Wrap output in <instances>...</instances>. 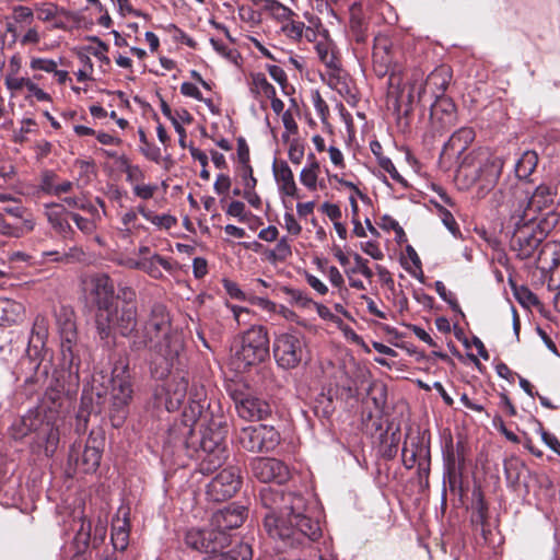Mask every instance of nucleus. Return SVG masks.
Here are the masks:
<instances>
[{
  "mask_svg": "<svg viewBox=\"0 0 560 560\" xmlns=\"http://www.w3.org/2000/svg\"><path fill=\"white\" fill-rule=\"evenodd\" d=\"M253 476L261 482H276L265 486L259 492L262 506L268 511L264 527L270 538L282 542L283 547L302 545L305 539L315 540L320 535L317 520L305 498L295 492H285L282 485L290 478L289 467L280 459L255 458Z\"/></svg>",
  "mask_w": 560,
  "mask_h": 560,
  "instance_id": "obj_1",
  "label": "nucleus"
},
{
  "mask_svg": "<svg viewBox=\"0 0 560 560\" xmlns=\"http://www.w3.org/2000/svg\"><path fill=\"white\" fill-rule=\"evenodd\" d=\"M203 387H194L189 393V405L184 409L183 422L191 434L198 425L200 429L199 447L196 458L199 471L203 475L213 472L221 467L228 457L224 443L226 429L223 416L208 410Z\"/></svg>",
  "mask_w": 560,
  "mask_h": 560,
  "instance_id": "obj_2",
  "label": "nucleus"
},
{
  "mask_svg": "<svg viewBox=\"0 0 560 560\" xmlns=\"http://www.w3.org/2000/svg\"><path fill=\"white\" fill-rule=\"evenodd\" d=\"M130 347L136 351L147 348L152 351L151 372L156 378L168 376L182 363L184 341L179 331L172 327L170 314L163 304L152 306L142 329L132 335Z\"/></svg>",
  "mask_w": 560,
  "mask_h": 560,
  "instance_id": "obj_3",
  "label": "nucleus"
},
{
  "mask_svg": "<svg viewBox=\"0 0 560 560\" xmlns=\"http://www.w3.org/2000/svg\"><path fill=\"white\" fill-rule=\"evenodd\" d=\"M65 401L60 390H48L44 405L39 409H31L11 425V434L15 440H22L34 434V442L46 456H51L59 443L57 413Z\"/></svg>",
  "mask_w": 560,
  "mask_h": 560,
  "instance_id": "obj_4",
  "label": "nucleus"
},
{
  "mask_svg": "<svg viewBox=\"0 0 560 560\" xmlns=\"http://www.w3.org/2000/svg\"><path fill=\"white\" fill-rule=\"evenodd\" d=\"M501 194L511 214L520 217L523 222H536L542 211L551 209L556 189L542 183L530 192L524 183H516L504 187Z\"/></svg>",
  "mask_w": 560,
  "mask_h": 560,
  "instance_id": "obj_5",
  "label": "nucleus"
},
{
  "mask_svg": "<svg viewBox=\"0 0 560 560\" xmlns=\"http://www.w3.org/2000/svg\"><path fill=\"white\" fill-rule=\"evenodd\" d=\"M503 165L502 158L488 149L479 148L463 158L457 168V177L464 178L467 186H477L478 195L483 197L497 185Z\"/></svg>",
  "mask_w": 560,
  "mask_h": 560,
  "instance_id": "obj_6",
  "label": "nucleus"
},
{
  "mask_svg": "<svg viewBox=\"0 0 560 560\" xmlns=\"http://www.w3.org/2000/svg\"><path fill=\"white\" fill-rule=\"evenodd\" d=\"M269 355V336L266 327L252 326L241 337V345L236 348L232 364L238 372L262 362Z\"/></svg>",
  "mask_w": 560,
  "mask_h": 560,
  "instance_id": "obj_7",
  "label": "nucleus"
},
{
  "mask_svg": "<svg viewBox=\"0 0 560 560\" xmlns=\"http://www.w3.org/2000/svg\"><path fill=\"white\" fill-rule=\"evenodd\" d=\"M109 418L113 427L119 428L128 416V406L132 399L131 376L126 364H116L109 380Z\"/></svg>",
  "mask_w": 560,
  "mask_h": 560,
  "instance_id": "obj_8",
  "label": "nucleus"
},
{
  "mask_svg": "<svg viewBox=\"0 0 560 560\" xmlns=\"http://www.w3.org/2000/svg\"><path fill=\"white\" fill-rule=\"evenodd\" d=\"M95 324L101 339L108 338L113 329L118 330L121 336H130L136 332L138 324L137 306L132 302H124L120 306H112L107 312H97Z\"/></svg>",
  "mask_w": 560,
  "mask_h": 560,
  "instance_id": "obj_9",
  "label": "nucleus"
},
{
  "mask_svg": "<svg viewBox=\"0 0 560 560\" xmlns=\"http://www.w3.org/2000/svg\"><path fill=\"white\" fill-rule=\"evenodd\" d=\"M56 325L60 336L61 365L71 370L80 361L73 310L63 305L56 310Z\"/></svg>",
  "mask_w": 560,
  "mask_h": 560,
  "instance_id": "obj_10",
  "label": "nucleus"
},
{
  "mask_svg": "<svg viewBox=\"0 0 560 560\" xmlns=\"http://www.w3.org/2000/svg\"><path fill=\"white\" fill-rule=\"evenodd\" d=\"M306 355L307 346L303 334L292 329L276 336L273 357L280 368L295 369L306 359Z\"/></svg>",
  "mask_w": 560,
  "mask_h": 560,
  "instance_id": "obj_11",
  "label": "nucleus"
},
{
  "mask_svg": "<svg viewBox=\"0 0 560 560\" xmlns=\"http://www.w3.org/2000/svg\"><path fill=\"white\" fill-rule=\"evenodd\" d=\"M510 220L514 225L511 249L520 259L532 258L546 236L545 231L536 222H523L514 214Z\"/></svg>",
  "mask_w": 560,
  "mask_h": 560,
  "instance_id": "obj_12",
  "label": "nucleus"
},
{
  "mask_svg": "<svg viewBox=\"0 0 560 560\" xmlns=\"http://www.w3.org/2000/svg\"><path fill=\"white\" fill-rule=\"evenodd\" d=\"M235 440L247 452L264 453L273 451L279 445L280 434L271 425H248L236 433Z\"/></svg>",
  "mask_w": 560,
  "mask_h": 560,
  "instance_id": "obj_13",
  "label": "nucleus"
},
{
  "mask_svg": "<svg viewBox=\"0 0 560 560\" xmlns=\"http://www.w3.org/2000/svg\"><path fill=\"white\" fill-rule=\"evenodd\" d=\"M452 79L451 71L447 67L435 68L425 79L424 82L421 80H415L409 88L407 95V104L405 112L411 109V105L415 102H421L424 95L430 94L438 100V97H445L444 92L447 89Z\"/></svg>",
  "mask_w": 560,
  "mask_h": 560,
  "instance_id": "obj_14",
  "label": "nucleus"
},
{
  "mask_svg": "<svg viewBox=\"0 0 560 560\" xmlns=\"http://www.w3.org/2000/svg\"><path fill=\"white\" fill-rule=\"evenodd\" d=\"M184 540L188 548L210 555L223 549L229 544L230 536L222 530H215L211 525L207 528H189Z\"/></svg>",
  "mask_w": 560,
  "mask_h": 560,
  "instance_id": "obj_15",
  "label": "nucleus"
},
{
  "mask_svg": "<svg viewBox=\"0 0 560 560\" xmlns=\"http://www.w3.org/2000/svg\"><path fill=\"white\" fill-rule=\"evenodd\" d=\"M231 397L235 404L237 415L245 420H262L271 413V407L265 399L253 393L234 389Z\"/></svg>",
  "mask_w": 560,
  "mask_h": 560,
  "instance_id": "obj_16",
  "label": "nucleus"
},
{
  "mask_svg": "<svg viewBox=\"0 0 560 560\" xmlns=\"http://www.w3.org/2000/svg\"><path fill=\"white\" fill-rule=\"evenodd\" d=\"M241 487L240 468L231 466L221 470L208 485L207 493L213 501L232 498Z\"/></svg>",
  "mask_w": 560,
  "mask_h": 560,
  "instance_id": "obj_17",
  "label": "nucleus"
},
{
  "mask_svg": "<svg viewBox=\"0 0 560 560\" xmlns=\"http://www.w3.org/2000/svg\"><path fill=\"white\" fill-rule=\"evenodd\" d=\"M188 381L184 376L173 377L155 393L156 404L164 406L167 411L177 410L186 395Z\"/></svg>",
  "mask_w": 560,
  "mask_h": 560,
  "instance_id": "obj_18",
  "label": "nucleus"
},
{
  "mask_svg": "<svg viewBox=\"0 0 560 560\" xmlns=\"http://www.w3.org/2000/svg\"><path fill=\"white\" fill-rule=\"evenodd\" d=\"M457 121V112L454 102L448 97H438L431 105L430 122L433 131L442 133L453 127Z\"/></svg>",
  "mask_w": 560,
  "mask_h": 560,
  "instance_id": "obj_19",
  "label": "nucleus"
},
{
  "mask_svg": "<svg viewBox=\"0 0 560 560\" xmlns=\"http://www.w3.org/2000/svg\"><path fill=\"white\" fill-rule=\"evenodd\" d=\"M65 526L73 533L77 551H84L91 541V523L85 520L83 510L81 508L75 509L72 512L71 520L65 521Z\"/></svg>",
  "mask_w": 560,
  "mask_h": 560,
  "instance_id": "obj_20",
  "label": "nucleus"
},
{
  "mask_svg": "<svg viewBox=\"0 0 560 560\" xmlns=\"http://www.w3.org/2000/svg\"><path fill=\"white\" fill-rule=\"evenodd\" d=\"M272 174L281 196L300 197L293 172L285 161L275 159L272 162Z\"/></svg>",
  "mask_w": 560,
  "mask_h": 560,
  "instance_id": "obj_21",
  "label": "nucleus"
},
{
  "mask_svg": "<svg viewBox=\"0 0 560 560\" xmlns=\"http://www.w3.org/2000/svg\"><path fill=\"white\" fill-rule=\"evenodd\" d=\"M246 517V509L243 505H229L212 516V526L215 530L233 529L240 527Z\"/></svg>",
  "mask_w": 560,
  "mask_h": 560,
  "instance_id": "obj_22",
  "label": "nucleus"
},
{
  "mask_svg": "<svg viewBox=\"0 0 560 560\" xmlns=\"http://www.w3.org/2000/svg\"><path fill=\"white\" fill-rule=\"evenodd\" d=\"M95 303L97 305V312H107L112 308L115 300L114 283L106 275H100L92 280Z\"/></svg>",
  "mask_w": 560,
  "mask_h": 560,
  "instance_id": "obj_23",
  "label": "nucleus"
},
{
  "mask_svg": "<svg viewBox=\"0 0 560 560\" xmlns=\"http://www.w3.org/2000/svg\"><path fill=\"white\" fill-rule=\"evenodd\" d=\"M71 213L66 210L63 205L49 203L45 206V214L51 228L63 237H68L72 233L69 218Z\"/></svg>",
  "mask_w": 560,
  "mask_h": 560,
  "instance_id": "obj_24",
  "label": "nucleus"
},
{
  "mask_svg": "<svg viewBox=\"0 0 560 560\" xmlns=\"http://www.w3.org/2000/svg\"><path fill=\"white\" fill-rule=\"evenodd\" d=\"M95 441H89L81 454L77 453L74 447L70 452V459L84 472L96 470L101 463V450L94 445Z\"/></svg>",
  "mask_w": 560,
  "mask_h": 560,
  "instance_id": "obj_25",
  "label": "nucleus"
},
{
  "mask_svg": "<svg viewBox=\"0 0 560 560\" xmlns=\"http://www.w3.org/2000/svg\"><path fill=\"white\" fill-rule=\"evenodd\" d=\"M430 451L423 441H411L410 444H406L402 448V460L406 468L410 469L416 464L420 467L429 465Z\"/></svg>",
  "mask_w": 560,
  "mask_h": 560,
  "instance_id": "obj_26",
  "label": "nucleus"
},
{
  "mask_svg": "<svg viewBox=\"0 0 560 560\" xmlns=\"http://www.w3.org/2000/svg\"><path fill=\"white\" fill-rule=\"evenodd\" d=\"M475 131L470 127H462L456 130L443 147L444 154L460 156L472 143Z\"/></svg>",
  "mask_w": 560,
  "mask_h": 560,
  "instance_id": "obj_27",
  "label": "nucleus"
},
{
  "mask_svg": "<svg viewBox=\"0 0 560 560\" xmlns=\"http://www.w3.org/2000/svg\"><path fill=\"white\" fill-rule=\"evenodd\" d=\"M25 308L22 303L8 298H0V325L9 326L22 322Z\"/></svg>",
  "mask_w": 560,
  "mask_h": 560,
  "instance_id": "obj_28",
  "label": "nucleus"
},
{
  "mask_svg": "<svg viewBox=\"0 0 560 560\" xmlns=\"http://www.w3.org/2000/svg\"><path fill=\"white\" fill-rule=\"evenodd\" d=\"M322 80L331 90L337 91L340 95H346L350 93L348 75L339 67V63H335L330 67H327V71L322 74Z\"/></svg>",
  "mask_w": 560,
  "mask_h": 560,
  "instance_id": "obj_29",
  "label": "nucleus"
},
{
  "mask_svg": "<svg viewBox=\"0 0 560 560\" xmlns=\"http://www.w3.org/2000/svg\"><path fill=\"white\" fill-rule=\"evenodd\" d=\"M140 270L147 272L153 279L163 278L161 268L172 271L174 266L172 261L159 254L141 257Z\"/></svg>",
  "mask_w": 560,
  "mask_h": 560,
  "instance_id": "obj_30",
  "label": "nucleus"
},
{
  "mask_svg": "<svg viewBox=\"0 0 560 560\" xmlns=\"http://www.w3.org/2000/svg\"><path fill=\"white\" fill-rule=\"evenodd\" d=\"M538 155L535 151H525L516 161L514 171L516 179L512 184L523 183L534 173L537 167Z\"/></svg>",
  "mask_w": 560,
  "mask_h": 560,
  "instance_id": "obj_31",
  "label": "nucleus"
},
{
  "mask_svg": "<svg viewBox=\"0 0 560 560\" xmlns=\"http://www.w3.org/2000/svg\"><path fill=\"white\" fill-rule=\"evenodd\" d=\"M252 547L247 542H241L229 551L211 552L203 560H252Z\"/></svg>",
  "mask_w": 560,
  "mask_h": 560,
  "instance_id": "obj_32",
  "label": "nucleus"
},
{
  "mask_svg": "<svg viewBox=\"0 0 560 560\" xmlns=\"http://www.w3.org/2000/svg\"><path fill=\"white\" fill-rule=\"evenodd\" d=\"M21 500L22 493L16 479H10L0 486V504L4 506H18Z\"/></svg>",
  "mask_w": 560,
  "mask_h": 560,
  "instance_id": "obj_33",
  "label": "nucleus"
},
{
  "mask_svg": "<svg viewBox=\"0 0 560 560\" xmlns=\"http://www.w3.org/2000/svg\"><path fill=\"white\" fill-rule=\"evenodd\" d=\"M538 262L542 268H557L560 264V244L557 242L544 244L538 254Z\"/></svg>",
  "mask_w": 560,
  "mask_h": 560,
  "instance_id": "obj_34",
  "label": "nucleus"
},
{
  "mask_svg": "<svg viewBox=\"0 0 560 560\" xmlns=\"http://www.w3.org/2000/svg\"><path fill=\"white\" fill-rule=\"evenodd\" d=\"M264 10L269 13L273 19L283 24L289 21L295 13L284 4L277 0H264Z\"/></svg>",
  "mask_w": 560,
  "mask_h": 560,
  "instance_id": "obj_35",
  "label": "nucleus"
},
{
  "mask_svg": "<svg viewBox=\"0 0 560 560\" xmlns=\"http://www.w3.org/2000/svg\"><path fill=\"white\" fill-rule=\"evenodd\" d=\"M44 255L52 256L54 261L66 264L79 262L82 261L85 257L83 249L77 246L70 247L68 250L63 252H47L44 253Z\"/></svg>",
  "mask_w": 560,
  "mask_h": 560,
  "instance_id": "obj_36",
  "label": "nucleus"
},
{
  "mask_svg": "<svg viewBox=\"0 0 560 560\" xmlns=\"http://www.w3.org/2000/svg\"><path fill=\"white\" fill-rule=\"evenodd\" d=\"M48 329H49V320L48 317L44 314H38L35 317L32 332H31V340L36 341L40 343L42 346L45 345V341L48 337Z\"/></svg>",
  "mask_w": 560,
  "mask_h": 560,
  "instance_id": "obj_37",
  "label": "nucleus"
},
{
  "mask_svg": "<svg viewBox=\"0 0 560 560\" xmlns=\"http://www.w3.org/2000/svg\"><path fill=\"white\" fill-rule=\"evenodd\" d=\"M283 292L289 298V302L299 307L310 308L314 303L312 298L303 290L284 287Z\"/></svg>",
  "mask_w": 560,
  "mask_h": 560,
  "instance_id": "obj_38",
  "label": "nucleus"
},
{
  "mask_svg": "<svg viewBox=\"0 0 560 560\" xmlns=\"http://www.w3.org/2000/svg\"><path fill=\"white\" fill-rule=\"evenodd\" d=\"M315 50L317 52L319 60L326 67H330L335 63H338L332 50L331 43L328 42L327 39L316 43Z\"/></svg>",
  "mask_w": 560,
  "mask_h": 560,
  "instance_id": "obj_39",
  "label": "nucleus"
},
{
  "mask_svg": "<svg viewBox=\"0 0 560 560\" xmlns=\"http://www.w3.org/2000/svg\"><path fill=\"white\" fill-rule=\"evenodd\" d=\"M305 30L311 32V28H306L303 22L294 21L292 18L281 26L282 33L293 40H300Z\"/></svg>",
  "mask_w": 560,
  "mask_h": 560,
  "instance_id": "obj_40",
  "label": "nucleus"
},
{
  "mask_svg": "<svg viewBox=\"0 0 560 560\" xmlns=\"http://www.w3.org/2000/svg\"><path fill=\"white\" fill-rule=\"evenodd\" d=\"M390 58L386 51H384V55H381V48L375 47L373 52V67L374 71L378 77H384L387 74L389 67H390Z\"/></svg>",
  "mask_w": 560,
  "mask_h": 560,
  "instance_id": "obj_41",
  "label": "nucleus"
},
{
  "mask_svg": "<svg viewBox=\"0 0 560 560\" xmlns=\"http://www.w3.org/2000/svg\"><path fill=\"white\" fill-rule=\"evenodd\" d=\"M253 86L258 94H261L267 98L273 97L276 94L275 86L262 73H256L253 75Z\"/></svg>",
  "mask_w": 560,
  "mask_h": 560,
  "instance_id": "obj_42",
  "label": "nucleus"
},
{
  "mask_svg": "<svg viewBox=\"0 0 560 560\" xmlns=\"http://www.w3.org/2000/svg\"><path fill=\"white\" fill-rule=\"evenodd\" d=\"M292 255V248L289 240L283 236L278 240L273 250L270 253L269 258L277 261H284Z\"/></svg>",
  "mask_w": 560,
  "mask_h": 560,
  "instance_id": "obj_43",
  "label": "nucleus"
},
{
  "mask_svg": "<svg viewBox=\"0 0 560 560\" xmlns=\"http://www.w3.org/2000/svg\"><path fill=\"white\" fill-rule=\"evenodd\" d=\"M20 27L30 26L34 20L33 11L23 5L15 7L11 18Z\"/></svg>",
  "mask_w": 560,
  "mask_h": 560,
  "instance_id": "obj_44",
  "label": "nucleus"
},
{
  "mask_svg": "<svg viewBox=\"0 0 560 560\" xmlns=\"http://www.w3.org/2000/svg\"><path fill=\"white\" fill-rule=\"evenodd\" d=\"M130 524L128 518V511L119 509L117 515L112 521V533H129Z\"/></svg>",
  "mask_w": 560,
  "mask_h": 560,
  "instance_id": "obj_45",
  "label": "nucleus"
},
{
  "mask_svg": "<svg viewBox=\"0 0 560 560\" xmlns=\"http://www.w3.org/2000/svg\"><path fill=\"white\" fill-rule=\"evenodd\" d=\"M121 230L128 235L142 228V225L138 224V212L132 209L121 215Z\"/></svg>",
  "mask_w": 560,
  "mask_h": 560,
  "instance_id": "obj_46",
  "label": "nucleus"
},
{
  "mask_svg": "<svg viewBox=\"0 0 560 560\" xmlns=\"http://www.w3.org/2000/svg\"><path fill=\"white\" fill-rule=\"evenodd\" d=\"M32 81L24 77H19V74H5L4 84L8 90H10L12 93L20 92L22 89H27L28 84Z\"/></svg>",
  "mask_w": 560,
  "mask_h": 560,
  "instance_id": "obj_47",
  "label": "nucleus"
},
{
  "mask_svg": "<svg viewBox=\"0 0 560 560\" xmlns=\"http://www.w3.org/2000/svg\"><path fill=\"white\" fill-rule=\"evenodd\" d=\"M439 217L441 218L444 226L454 235H459V228L454 215L445 208L439 206Z\"/></svg>",
  "mask_w": 560,
  "mask_h": 560,
  "instance_id": "obj_48",
  "label": "nucleus"
},
{
  "mask_svg": "<svg viewBox=\"0 0 560 560\" xmlns=\"http://www.w3.org/2000/svg\"><path fill=\"white\" fill-rule=\"evenodd\" d=\"M73 184L69 180H63L59 184H52L48 179L43 183V189L51 195L60 196L71 190Z\"/></svg>",
  "mask_w": 560,
  "mask_h": 560,
  "instance_id": "obj_49",
  "label": "nucleus"
},
{
  "mask_svg": "<svg viewBox=\"0 0 560 560\" xmlns=\"http://www.w3.org/2000/svg\"><path fill=\"white\" fill-rule=\"evenodd\" d=\"M378 165L385 172H387L395 182L406 186V180L398 173V171L396 170L394 163L392 162V160L389 158H387V156H378Z\"/></svg>",
  "mask_w": 560,
  "mask_h": 560,
  "instance_id": "obj_50",
  "label": "nucleus"
},
{
  "mask_svg": "<svg viewBox=\"0 0 560 560\" xmlns=\"http://www.w3.org/2000/svg\"><path fill=\"white\" fill-rule=\"evenodd\" d=\"M30 67L35 71H44L47 73H52L56 71L58 63L52 59L46 58H33L30 62Z\"/></svg>",
  "mask_w": 560,
  "mask_h": 560,
  "instance_id": "obj_51",
  "label": "nucleus"
},
{
  "mask_svg": "<svg viewBox=\"0 0 560 560\" xmlns=\"http://www.w3.org/2000/svg\"><path fill=\"white\" fill-rule=\"evenodd\" d=\"M434 289H435L436 293L439 294V296L444 302L450 304L454 311H459V306H458V303H457L454 294L452 292L447 291L445 284L442 281H440V280L435 281Z\"/></svg>",
  "mask_w": 560,
  "mask_h": 560,
  "instance_id": "obj_52",
  "label": "nucleus"
},
{
  "mask_svg": "<svg viewBox=\"0 0 560 560\" xmlns=\"http://www.w3.org/2000/svg\"><path fill=\"white\" fill-rule=\"evenodd\" d=\"M288 155L293 164H300L304 158V144L299 139H292L290 141Z\"/></svg>",
  "mask_w": 560,
  "mask_h": 560,
  "instance_id": "obj_53",
  "label": "nucleus"
},
{
  "mask_svg": "<svg viewBox=\"0 0 560 560\" xmlns=\"http://www.w3.org/2000/svg\"><path fill=\"white\" fill-rule=\"evenodd\" d=\"M318 173L301 170L300 182L308 190L315 191L318 188Z\"/></svg>",
  "mask_w": 560,
  "mask_h": 560,
  "instance_id": "obj_54",
  "label": "nucleus"
},
{
  "mask_svg": "<svg viewBox=\"0 0 560 560\" xmlns=\"http://www.w3.org/2000/svg\"><path fill=\"white\" fill-rule=\"evenodd\" d=\"M248 303L258 306L262 311H266L270 314H275L276 310L278 308V304H276L271 300L257 295H248Z\"/></svg>",
  "mask_w": 560,
  "mask_h": 560,
  "instance_id": "obj_55",
  "label": "nucleus"
},
{
  "mask_svg": "<svg viewBox=\"0 0 560 560\" xmlns=\"http://www.w3.org/2000/svg\"><path fill=\"white\" fill-rule=\"evenodd\" d=\"M71 219L84 234H92L96 229L94 220L83 218L78 213H71Z\"/></svg>",
  "mask_w": 560,
  "mask_h": 560,
  "instance_id": "obj_56",
  "label": "nucleus"
},
{
  "mask_svg": "<svg viewBox=\"0 0 560 560\" xmlns=\"http://www.w3.org/2000/svg\"><path fill=\"white\" fill-rule=\"evenodd\" d=\"M240 176L242 178V184H243L244 189L256 187L257 179L254 176V172H253L250 164L241 165Z\"/></svg>",
  "mask_w": 560,
  "mask_h": 560,
  "instance_id": "obj_57",
  "label": "nucleus"
},
{
  "mask_svg": "<svg viewBox=\"0 0 560 560\" xmlns=\"http://www.w3.org/2000/svg\"><path fill=\"white\" fill-rule=\"evenodd\" d=\"M0 233L4 236L18 238L23 236V229L8 223L2 211H0Z\"/></svg>",
  "mask_w": 560,
  "mask_h": 560,
  "instance_id": "obj_58",
  "label": "nucleus"
},
{
  "mask_svg": "<svg viewBox=\"0 0 560 560\" xmlns=\"http://www.w3.org/2000/svg\"><path fill=\"white\" fill-rule=\"evenodd\" d=\"M151 223L160 229L170 230L176 225L177 219L171 214H154Z\"/></svg>",
  "mask_w": 560,
  "mask_h": 560,
  "instance_id": "obj_59",
  "label": "nucleus"
},
{
  "mask_svg": "<svg viewBox=\"0 0 560 560\" xmlns=\"http://www.w3.org/2000/svg\"><path fill=\"white\" fill-rule=\"evenodd\" d=\"M355 267L352 269V272H358L371 280L374 276L372 269L369 267V261L362 258L359 254L354 255Z\"/></svg>",
  "mask_w": 560,
  "mask_h": 560,
  "instance_id": "obj_60",
  "label": "nucleus"
},
{
  "mask_svg": "<svg viewBox=\"0 0 560 560\" xmlns=\"http://www.w3.org/2000/svg\"><path fill=\"white\" fill-rule=\"evenodd\" d=\"M223 287L226 291V293L233 298V299H236V300H240V301H247L248 302V295L246 293H244L240 287L237 285V283L231 281V280H228V279H224L223 280Z\"/></svg>",
  "mask_w": 560,
  "mask_h": 560,
  "instance_id": "obj_61",
  "label": "nucleus"
},
{
  "mask_svg": "<svg viewBox=\"0 0 560 560\" xmlns=\"http://www.w3.org/2000/svg\"><path fill=\"white\" fill-rule=\"evenodd\" d=\"M156 189L158 186L152 184H135L132 188L133 194L143 200L151 199L155 194Z\"/></svg>",
  "mask_w": 560,
  "mask_h": 560,
  "instance_id": "obj_62",
  "label": "nucleus"
},
{
  "mask_svg": "<svg viewBox=\"0 0 560 560\" xmlns=\"http://www.w3.org/2000/svg\"><path fill=\"white\" fill-rule=\"evenodd\" d=\"M361 249L363 253H365L375 260H382L384 258L382 249L374 241H366L361 243Z\"/></svg>",
  "mask_w": 560,
  "mask_h": 560,
  "instance_id": "obj_63",
  "label": "nucleus"
},
{
  "mask_svg": "<svg viewBox=\"0 0 560 560\" xmlns=\"http://www.w3.org/2000/svg\"><path fill=\"white\" fill-rule=\"evenodd\" d=\"M283 222H284V228L285 230L288 231V233H290L291 235L293 236H298L301 234L302 232V226L301 224L298 222V220L295 219V217L293 215V213L291 212H285L283 214Z\"/></svg>",
  "mask_w": 560,
  "mask_h": 560,
  "instance_id": "obj_64",
  "label": "nucleus"
}]
</instances>
